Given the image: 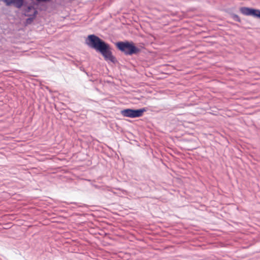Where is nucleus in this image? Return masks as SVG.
Segmentation results:
<instances>
[{
    "label": "nucleus",
    "instance_id": "f257e3e1",
    "mask_svg": "<svg viewBox=\"0 0 260 260\" xmlns=\"http://www.w3.org/2000/svg\"><path fill=\"white\" fill-rule=\"evenodd\" d=\"M85 43L91 48L100 53L108 63L116 64L118 62L112 54L110 45L98 36L94 34L88 35L85 40Z\"/></svg>",
    "mask_w": 260,
    "mask_h": 260
},
{
    "label": "nucleus",
    "instance_id": "f03ea898",
    "mask_svg": "<svg viewBox=\"0 0 260 260\" xmlns=\"http://www.w3.org/2000/svg\"><path fill=\"white\" fill-rule=\"evenodd\" d=\"M116 48L125 55H137L141 50L132 41H118L115 43Z\"/></svg>",
    "mask_w": 260,
    "mask_h": 260
},
{
    "label": "nucleus",
    "instance_id": "7ed1b4c3",
    "mask_svg": "<svg viewBox=\"0 0 260 260\" xmlns=\"http://www.w3.org/2000/svg\"><path fill=\"white\" fill-rule=\"evenodd\" d=\"M240 12L245 16H251L260 19V10L253 8L242 7L239 9Z\"/></svg>",
    "mask_w": 260,
    "mask_h": 260
},
{
    "label": "nucleus",
    "instance_id": "20e7f679",
    "mask_svg": "<svg viewBox=\"0 0 260 260\" xmlns=\"http://www.w3.org/2000/svg\"><path fill=\"white\" fill-rule=\"evenodd\" d=\"M145 111V110L144 109L137 110L127 109L121 111V114L125 117L136 118L141 116Z\"/></svg>",
    "mask_w": 260,
    "mask_h": 260
},
{
    "label": "nucleus",
    "instance_id": "39448f33",
    "mask_svg": "<svg viewBox=\"0 0 260 260\" xmlns=\"http://www.w3.org/2000/svg\"><path fill=\"white\" fill-rule=\"evenodd\" d=\"M3 1L7 6L14 5L18 9H20L27 4L26 0H3Z\"/></svg>",
    "mask_w": 260,
    "mask_h": 260
},
{
    "label": "nucleus",
    "instance_id": "423d86ee",
    "mask_svg": "<svg viewBox=\"0 0 260 260\" xmlns=\"http://www.w3.org/2000/svg\"><path fill=\"white\" fill-rule=\"evenodd\" d=\"M38 14V11L37 10H35L32 14L24 13L23 15L25 16L29 17L28 18L26 19L25 21V24L26 25L31 24L34 19L36 18V16Z\"/></svg>",
    "mask_w": 260,
    "mask_h": 260
},
{
    "label": "nucleus",
    "instance_id": "0eeeda50",
    "mask_svg": "<svg viewBox=\"0 0 260 260\" xmlns=\"http://www.w3.org/2000/svg\"><path fill=\"white\" fill-rule=\"evenodd\" d=\"M231 16L233 19V20H234L235 21H237L238 22H241V20L240 17L238 15L234 14V13H232V14H231Z\"/></svg>",
    "mask_w": 260,
    "mask_h": 260
},
{
    "label": "nucleus",
    "instance_id": "6e6552de",
    "mask_svg": "<svg viewBox=\"0 0 260 260\" xmlns=\"http://www.w3.org/2000/svg\"><path fill=\"white\" fill-rule=\"evenodd\" d=\"M32 10H36L34 7L32 5L28 6L25 9H24V13L28 14Z\"/></svg>",
    "mask_w": 260,
    "mask_h": 260
},
{
    "label": "nucleus",
    "instance_id": "1a4fd4ad",
    "mask_svg": "<svg viewBox=\"0 0 260 260\" xmlns=\"http://www.w3.org/2000/svg\"><path fill=\"white\" fill-rule=\"evenodd\" d=\"M164 65L168 66V65H169V64H164Z\"/></svg>",
    "mask_w": 260,
    "mask_h": 260
}]
</instances>
